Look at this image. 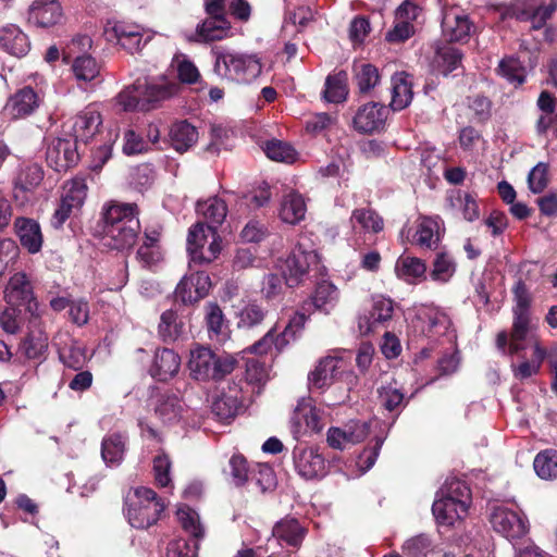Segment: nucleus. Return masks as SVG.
<instances>
[{"instance_id": "f257e3e1", "label": "nucleus", "mask_w": 557, "mask_h": 557, "mask_svg": "<svg viewBox=\"0 0 557 557\" xmlns=\"http://www.w3.org/2000/svg\"><path fill=\"white\" fill-rule=\"evenodd\" d=\"M100 227L104 246L116 250L133 247L140 231L137 206L109 203L102 210Z\"/></svg>"}, {"instance_id": "f03ea898", "label": "nucleus", "mask_w": 557, "mask_h": 557, "mask_svg": "<svg viewBox=\"0 0 557 557\" xmlns=\"http://www.w3.org/2000/svg\"><path fill=\"white\" fill-rule=\"evenodd\" d=\"M470 490L458 479L446 480L436 494L432 506L433 515L438 524L454 525L468 513Z\"/></svg>"}, {"instance_id": "7ed1b4c3", "label": "nucleus", "mask_w": 557, "mask_h": 557, "mask_svg": "<svg viewBox=\"0 0 557 557\" xmlns=\"http://www.w3.org/2000/svg\"><path fill=\"white\" fill-rule=\"evenodd\" d=\"M237 361L232 356H216L209 347L194 343L187 367L196 381H222L231 374Z\"/></svg>"}, {"instance_id": "20e7f679", "label": "nucleus", "mask_w": 557, "mask_h": 557, "mask_svg": "<svg viewBox=\"0 0 557 557\" xmlns=\"http://www.w3.org/2000/svg\"><path fill=\"white\" fill-rule=\"evenodd\" d=\"M125 505L128 523L136 529H147L154 524L164 510L156 492L144 486L136 488L133 496H127Z\"/></svg>"}, {"instance_id": "39448f33", "label": "nucleus", "mask_w": 557, "mask_h": 557, "mask_svg": "<svg viewBox=\"0 0 557 557\" xmlns=\"http://www.w3.org/2000/svg\"><path fill=\"white\" fill-rule=\"evenodd\" d=\"M323 428L322 412L311 396L298 398L288 420V432L293 440L301 443V440L319 434Z\"/></svg>"}, {"instance_id": "423d86ee", "label": "nucleus", "mask_w": 557, "mask_h": 557, "mask_svg": "<svg viewBox=\"0 0 557 557\" xmlns=\"http://www.w3.org/2000/svg\"><path fill=\"white\" fill-rule=\"evenodd\" d=\"M214 71L216 74L239 83H248L261 73V64L251 55H242L224 52L214 47Z\"/></svg>"}, {"instance_id": "0eeeda50", "label": "nucleus", "mask_w": 557, "mask_h": 557, "mask_svg": "<svg viewBox=\"0 0 557 557\" xmlns=\"http://www.w3.org/2000/svg\"><path fill=\"white\" fill-rule=\"evenodd\" d=\"M221 237L213 226L197 222L187 236V250L195 263H210L221 252Z\"/></svg>"}, {"instance_id": "6e6552de", "label": "nucleus", "mask_w": 557, "mask_h": 557, "mask_svg": "<svg viewBox=\"0 0 557 557\" xmlns=\"http://www.w3.org/2000/svg\"><path fill=\"white\" fill-rule=\"evenodd\" d=\"M177 519L182 528L190 534L191 539L176 540L169 544L168 557H196L198 553V542L203 537L205 531L199 521V515L188 506L182 505L176 511Z\"/></svg>"}, {"instance_id": "1a4fd4ad", "label": "nucleus", "mask_w": 557, "mask_h": 557, "mask_svg": "<svg viewBox=\"0 0 557 557\" xmlns=\"http://www.w3.org/2000/svg\"><path fill=\"white\" fill-rule=\"evenodd\" d=\"M490 522L495 532L511 543L521 540L530 531L529 519L520 508L506 505L495 506L490 515Z\"/></svg>"}, {"instance_id": "9d476101", "label": "nucleus", "mask_w": 557, "mask_h": 557, "mask_svg": "<svg viewBox=\"0 0 557 557\" xmlns=\"http://www.w3.org/2000/svg\"><path fill=\"white\" fill-rule=\"evenodd\" d=\"M292 459L296 473L305 480H320L329 473V462L317 446L296 443Z\"/></svg>"}, {"instance_id": "9b49d317", "label": "nucleus", "mask_w": 557, "mask_h": 557, "mask_svg": "<svg viewBox=\"0 0 557 557\" xmlns=\"http://www.w3.org/2000/svg\"><path fill=\"white\" fill-rule=\"evenodd\" d=\"M4 298L9 306H25L26 311L30 314L29 324H38V302L25 273L18 272L11 276L4 289Z\"/></svg>"}, {"instance_id": "f8f14e48", "label": "nucleus", "mask_w": 557, "mask_h": 557, "mask_svg": "<svg viewBox=\"0 0 557 557\" xmlns=\"http://www.w3.org/2000/svg\"><path fill=\"white\" fill-rule=\"evenodd\" d=\"M318 256L312 249H307L305 244L298 243L290 251L282 267V273L286 285L297 286L307 275L311 264L315 263Z\"/></svg>"}, {"instance_id": "ddd939ff", "label": "nucleus", "mask_w": 557, "mask_h": 557, "mask_svg": "<svg viewBox=\"0 0 557 557\" xmlns=\"http://www.w3.org/2000/svg\"><path fill=\"white\" fill-rule=\"evenodd\" d=\"M475 33L474 24L458 8L444 11L442 18V34L449 42H466Z\"/></svg>"}, {"instance_id": "4468645a", "label": "nucleus", "mask_w": 557, "mask_h": 557, "mask_svg": "<svg viewBox=\"0 0 557 557\" xmlns=\"http://www.w3.org/2000/svg\"><path fill=\"white\" fill-rule=\"evenodd\" d=\"M356 379L347 363L339 357L326 356L321 358L314 370L309 372L308 380L312 383L320 381H334L351 383Z\"/></svg>"}, {"instance_id": "2eb2a0df", "label": "nucleus", "mask_w": 557, "mask_h": 557, "mask_svg": "<svg viewBox=\"0 0 557 557\" xmlns=\"http://www.w3.org/2000/svg\"><path fill=\"white\" fill-rule=\"evenodd\" d=\"M40 96L32 87H23L9 97L3 114L10 120L25 119L41 104Z\"/></svg>"}, {"instance_id": "dca6fc26", "label": "nucleus", "mask_w": 557, "mask_h": 557, "mask_svg": "<svg viewBox=\"0 0 557 557\" xmlns=\"http://www.w3.org/2000/svg\"><path fill=\"white\" fill-rule=\"evenodd\" d=\"M239 385H215L212 392L211 410L220 420L236 416L240 407Z\"/></svg>"}, {"instance_id": "f3484780", "label": "nucleus", "mask_w": 557, "mask_h": 557, "mask_svg": "<svg viewBox=\"0 0 557 557\" xmlns=\"http://www.w3.org/2000/svg\"><path fill=\"white\" fill-rule=\"evenodd\" d=\"M388 109L377 102L363 104L356 112L352 123L359 133H372L384 126Z\"/></svg>"}, {"instance_id": "a211bd4d", "label": "nucleus", "mask_w": 557, "mask_h": 557, "mask_svg": "<svg viewBox=\"0 0 557 557\" xmlns=\"http://www.w3.org/2000/svg\"><path fill=\"white\" fill-rule=\"evenodd\" d=\"M75 139L57 138L47 149V161L57 171H65L78 160Z\"/></svg>"}, {"instance_id": "6ab92c4d", "label": "nucleus", "mask_w": 557, "mask_h": 557, "mask_svg": "<svg viewBox=\"0 0 557 557\" xmlns=\"http://www.w3.org/2000/svg\"><path fill=\"white\" fill-rule=\"evenodd\" d=\"M60 360L69 368L78 370L86 360L84 348L74 341L69 332H58L53 339Z\"/></svg>"}, {"instance_id": "aec40b11", "label": "nucleus", "mask_w": 557, "mask_h": 557, "mask_svg": "<svg viewBox=\"0 0 557 557\" xmlns=\"http://www.w3.org/2000/svg\"><path fill=\"white\" fill-rule=\"evenodd\" d=\"M102 124L101 114L92 107L85 108L73 120L72 132L75 141L88 143Z\"/></svg>"}, {"instance_id": "412c9836", "label": "nucleus", "mask_w": 557, "mask_h": 557, "mask_svg": "<svg viewBox=\"0 0 557 557\" xmlns=\"http://www.w3.org/2000/svg\"><path fill=\"white\" fill-rule=\"evenodd\" d=\"M104 35L109 41L116 40L124 49L135 52L140 49L143 34L139 26L126 25L124 23H108Z\"/></svg>"}, {"instance_id": "4be33fe9", "label": "nucleus", "mask_w": 557, "mask_h": 557, "mask_svg": "<svg viewBox=\"0 0 557 557\" xmlns=\"http://www.w3.org/2000/svg\"><path fill=\"white\" fill-rule=\"evenodd\" d=\"M14 230L23 248L29 253L40 251L44 236L37 221L29 218H16L14 221Z\"/></svg>"}, {"instance_id": "5701e85b", "label": "nucleus", "mask_w": 557, "mask_h": 557, "mask_svg": "<svg viewBox=\"0 0 557 557\" xmlns=\"http://www.w3.org/2000/svg\"><path fill=\"white\" fill-rule=\"evenodd\" d=\"M181 368V357L169 348L158 349L154 355L150 374L160 382L174 379Z\"/></svg>"}, {"instance_id": "b1692460", "label": "nucleus", "mask_w": 557, "mask_h": 557, "mask_svg": "<svg viewBox=\"0 0 557 557\" xmlns=\"http://www.w3.org/2000/svg\"><path fill=\"white\" fill-rule=\"evenodd\" d=\"M205 324L211 341L224 343L230 338L228 322L218 304L209 302L205 306Z\"/></svg>"}, {"instance_id": "393cba45", "label": "nucleus", "mask_w": 557, "mask_h": 557, "mask_svg": "<svg viewBox=\"0 0 557 557\" xmlns=\"http://www.w3.org/2000/svg\"><path fill=\"white\" fill-rule=\"evenodd\" d=\"M62 17V9L58 1H35L29 9L28 21L38 27H51Z\"/></svg>"}, {"instance_id": "a878e982", "label": "nucleus", "mask_w": 557, "mask_h": 557, "mask_svg": "<svg viewBox=\"0 0 557 557\" xmlns=\"http://www.w3.org/2000/svg\"><path fill=\"white\" fill-rule=\"evenodd\" d=\"M547 356L546 350L541 346L539 341L534 343V350L531 360H523L519 364H511V369L513 372V376L516 380L523 381L531 377L533 374H536L540 370V367ZM548 358L550 362L556 367L557 364V351H550L548 354Z\"/></svg>"}, {"instance_id": "bb28decb", "label": "nucleus", "mask_w": 557, "mask_h": 557, "mask_svg": "<svg viewBox=\"0 0 557 557\" xmlns=\"http://www.w3.org/2000/svg\"><path fill=\"white\" fill-rule=\"evenodd\" d=\"M273 536L281 545L299 547L302 543L307 530L298 520L294 518H285L276 522L272 530Z\"/></svg>"}, {"instance_id": "cd10ccee", "label": "nucleus", "mask_w": 557, "mask_h": 557, "mask_svg": "<svg viewBox=\"0 0 557 557\" xmlns=\"http://www.w3.org/2000/svg\"><path fill=\"white\" fill-rule=\"evenodd\" d=\"M534 325L531 321V314H513L512 327L510 331L509 355H517L525 347L523 341L530 337L533 344L537 338L533 334Z\"/></svg>"}, {"instance_id": "c85d7f7f", "label": "nucleus", "mask_w": 557, "mask_h": 557, "mask_svg": "<svg viewBox=\"0 0 557 557\" xmlns=\"http://www.w3.org/2000/svg\"><path fill=\"white\" fill-rule=\"evenodd\" d=\"M556 9L557 0H550L548 4L533 0L524 9L517 12V17L521 21H529L532 29H541Z\"/></svg>"}, {"instance_id": "c756f323", "label": "nucleus", "mask_w": 557, "mask_h": 557, "mask_svg": "<svg viewBox=\"0 0 557 557\" xmlns=\"http://www.w3.org/2000/svg\"><path fill=\"white\" fill-rule=\"evenodd\" d=\"M231 23L227 18H206L202 23L197 25L196 34L191 41L195 42H211L222 40L228 36Z\"/></svg>"}, {"instance_id": "7c9ffc66", "label": "nucleus", "mask_w": 557, "mask_h": 557, "mask_svg": "<svg viewBox=\"0 0 557 557\" xmlns=\"http://www.w3.org/2000/svg\"><path fill=\"white\" fill-rule=\"evenodd\" d=\"M0 46L15 57L25 55L29 49L27 36L15 25L0 29Z\"/></svg>"}, {"instance_id": "2f4dec72", "label": "nucleus", "mask_w": 557, "mask_h": 557, "mask_svg": "<svg viewBox=\"0 0 557 557\" xmlns=\"http://www.w3.org/2000/svg\"><path fill=\"white\" fill-rule=\"evenodd\" d=\"M127 437L121 433H113L103 437L101 443V456L109 467H117L124 459Z\"/></svg>"}, {"instance_id": "473e14b6", "label": "nucleus", "mask_w": 557, "mask_h": 557, "mask_svg": "<svg viewBox=\"0 0 557 557\" xmlns=\"http://www.w3.org/2000/svg\"><path fill=\"white\" fill-rule=\"evenodd\" d=\"M307 207L304 197L297 191H289L283 197L280 218L285 223L296 224L306 215Z\"/></svg>"}, {"instance_id": "72a5a7b5", "label": "nucleus", "mask_w": 557, "mask_h": 557, "mask_svg": "<svg viewBox=\"0 0 557 557\" xmlns=\"http://www.w3.org/2000/svg\"><path fill=\"white\" fill-rule=\"evenodd\" d=\"M394 312V302L392 299L376 296L373 298V306L370 315L364 318L367 329L364 333L373 332L379 326H384L388 322Z\"/></svg>"}, {"instance_id": "f704fd0d", "label": "nucleus", "mask_w": 557, "mask_h": 557, "mask_svg": "<svg viewBox=\"0 0 557 557\" xmlns=\"http://www.w3.org/2000/svg\"><path fill=\"white\" fill-rule=\"evenodd\" d=\"M462 53L447 44L435 46L433 65L444 75H448L461 65Z\"/></svg>"}, {"instance_id": "c9c22d12", "label": "nucleus", "mask_w": 557, "mask_h": 557, "mask_svg": "<svg viewBox=\"0 0 557 557\" xmlns=\"http://www.w3.org/2000/svg\"><path fill=\"white\" fill-rule=\"evenodd\" d=\"M197 212L202 215L209 226L214 230L223 223L227 214V206L221 198L211 197L205 201L197 202Z\"/></svg>"}, {"instance_id": "e433bc0d", "label": "nucleus", "mask_w": 557, "mask_h": 557, "mask_svg": "<svg viewBox=\"0 0 557 557\" xmlns=\"http://www.w3.org/2000/svg\"><path fill=\"white\" fill-rule=\"evenodd\" d=\"M170 138L171 145L176 151L185 152L198 140V132L187 121H180L172 125Z\"/></svg>"}, {"instance_id": "4c0bfd02", "label": "nucleus", "mask_w": 557, "mask_h": 557, "mask_svg": "<svg viewBox=\"0 0 557 557\" xmlns=\"http://www.w3.org/2000/svg\"><path fill=\"white\" fill-rule=\"evenodd\" d=\"M36 330L29 331L28 335L24 339L21 345L22 354L27 359H40L44 357L45 352L48 349V336L47 334L39 327L40 321L38 320L37 325H32Z\"/></svg>"}, {"instance_id": "58836bf2", "label": "nucleus", "mask_w": 557, "mask_h": 557, "mask_svg": "<svg viewBox=\"0 0 557 557\" xmlns=\"http://www.w3.org/2000/svg\"><path fill=\"white\" fill-rule=\"evenodd\" d=\"M412 100L411 82L405 73H397L392 77L391 108L400 111L409 106Z\"/></svg>"}, {"instance_id": "ea45409f", "label": "nucleus", "mask_w": 557, "mask_h": 557, "mask_svg": "<svg viewBox=\"0 0 557 557\" xmlns=\"http://www.w3.org/2000/svg\"><path fill=\"white\" fill-rule=\"evenodd\" d=\"M187 411L176 395L162 396L156 406V413L164 423H174L184 419Z\"/></svg>"}, {"instance_id": "a19ab883", "label": "nucleus", "mask_w": 557, "mask_h": 557, "mask_svg": "<svg viewBox=\"0 0 557 557\" xmlns=\"http://www.w3.org/2000/svg\"><path fill=\"white\" fill-rule=\"evenodd\" d=\"M185 331V324L178 314L170 309L160 317L158 334L164 343H172L178 339Z\"/></svg>"}, {"instance_id": "79ce46f5", "label": "nucleus", "mask_w": 557, "mask_h": 557, "mask_svg": "<svg viewBox=\"0 0 557 557\" xmlns=\"http://www.w3.org/2000/svg\"><path fill=\"white\" fill-rule=\"evenodd\" d=\"M536 475L545 481L557 479V450L547 448L536 454L533 460Z\"/></svg>"}, {"instance_id": "37998d69", "label": "nucleus", "mask_w": 557, "mask_h": 557, "mask_svg": "<svg viewBox=\"0 0 557 557\" xmlns=\"http://www.w3.org/2000/svg\"><path fill=\"white\" fill-rule=\"evenodd\" d=\"M347 81L348 75L345 71L329 75L325 79L324 99L334 103L345 101L348 95Z\"/></svg>"}, {"instance_id": "c03bdc74", "label": "nucleus", "mask_w": 557, "mask_h": 557, "mask_svg": "<svg viewBox=\"0 0 557 557\" xmlns=\"http://www.w3.org/2000/svg\"><path fill=\"white\" fill-rule=\"evenodd\" d=\"M338 300V290L335 285L330 282L323 281L318 284L311 301L308 304L313 305L317 309L329 312Z\"/></svg>"}, {"instance_id": "a18cd8bd", "label": "nucleus", "mask_w": 557, "mask_h": 557, "mask_svg": "<svg viewBox=\"0 0 557 557\" xmlns=\"http://www.w3.org/2000/svg\"><path fill=\"white\" fill-rule=\"evenodd\" d=\"M248 463L246 458L240 454H234L230 460L227 467L223 469V473L233 485L242 486L248 480Z\"/></svg>"}, {"instance_id": "49530a36", "label": "nucleus", "mask_w": 557, "mask_h": 557, "mask_svg": "<svg viewBox=\"0 0 557 557\" xmlns=\"http://www.w3.org/2000/svg\"><path fill=\"white\" fill-rule=\"evenodd\" d=\"M44 178V171L40 165L27 164L23 166L15 178V189L32 191L39 186Z\"/></svg>"}, {"instance_id": "de8ad7c7", "label": "nucleus", "mask_w": 557, "mask_h": 557, "mask_svg": "<svg viewBox=\"0 0 557 557\" xmlns=\"http://www.w3.org/2000/svg\"><path fill=\"white\" fill-rule=\"evenodd\" d=\"M437 223L430 218H422L416 232V243L422 248L436 249L440 240Z\"/></svg>"}, {"instance_id": "09e8293b", "label": "nucleus", "mask_w": 557, "mask_h": 557, "mask_svg": "<svg viewBox=\"0 0 557 557\" xmlns=\"http://www.w3.org/2000/svg\"><path fill=\"white\" fill-rule=\"evenodd\" d=\"M497 73L515 85H521L525 81V69L515 57L502 59L497 67Z\"/></svg>"}, {"instance_id": "8fccbe9b", "label": "nucleus", "mask_w": 557, "mask_h": 557, "mask_svg": "<svg viewBox=\"0 0 557 557\" xmlns=\"http://www.w3.org/2000/svg\"><path fill=\"white\" fill-rule=\"evenodd\" d=\"M263 151L268 158L278 162L293 163L297 157L296 150L288 143L277 139L267 141Z\"/></svg>"}, {"instance_id": "3c124183", "label": "nucleus", "mask_w": 557, "mask_h": 557, "mask_svg": "<svg viewBox=\"0 0 557 557\" xmlns=\"http://www.w3.org/2000/svg\"><path fill=\"white\" fill-rule=\"evenodd\" d=\"M352 227L357 224L367 232L379 233L383 230V220L371 209H357L351 216Z\"/></svg>"}, {"instance_id": "603ef678", "label": "nucleus", "mask_w": 557, "mask_h": 557, "mask_svg": "<svg viewBox=\"0 0 557 557\" xmlns=\"http://www.w3.org/2000/svg\"><path fill=\"white\" fill-rule=\"evenodd\" d=\"M140 82L125 88L117 96V103L124 111H147V102L141 101Z\"/></svg>"}, {"instance_id": "864d4df0", "label": "nucleus", "mask_w": 557, "mask_h": 557, "mask_svg": "<svg viewBox=\"0 0 557 557\" xmlns=\"http://www.w3.org/2000/svg\"><path fill=\"white\" fill-rule=\"evenodd\" d=\"M355 81L360 92H368L379 82L377 69L370 63H360L354 66Z\"/></svg>"}, {"instance_id": "5fc2aeb1", "label": "nucleus", "mask_w": 557, "mask_h": 557, "mask_svg": "<svg viewBox=\"0 0 557 557\" xmlns=\"http://www.w3.org/2000/svg\"><path fill=\"white\" fill-rule=\"evenodd\" d=\"M64 194L62 195L61 200L71 205L75 210H79L83 206L86 195H87V186L84 178H74L69 182L64 187Z\"/></svg>"}, {"instance_id": "6e6d98bb", "label": "nucleus", "mask_w": 557, "mask_h": 557, "mask_svg": "<svg viewBox=\"0 0 557 557\" xmlns=\"http://www.w3.org/2000/svg\"><path fill=\"white\" fill-rule=\"evenodd\" d=\"M72 69L75 77L82 82H91L99 75V66L96 60L86 54L76 57Z\"/></svg>"}, {"instance_id": "4d7b16f0", "label": "nucleus", "mask_w": 557, "mask_h": 557, "mask_svg": "<svg viewBox=\"0 0 557 557\" xmlns=\"http://www.w3.org/2000/svg\"><path fill=\"white\" fill-rule=\"evenodd\" d=\"M373 424L376 425L377 421L350 420L345 423L344 426L348 435V442L351 445L363 442L370 435Z\"/></svg>"}, {"instance_id": "13d9d810", "label": "nucleus", "mask_w": 557, "mask_h": 557, "mask_svg": "<svg viewBox=\"0 0 557 557\" xmlns=\"http://www.w3.org/2000/svg\"><path fill=\"white\" fill-rule=\"evenodd\" d=\"M265 318V311L257 304H248L238 312L237 326L252 329Z\"/></svg>"}, {"instance_id": "bf43d9fd", "label": "nucleus", "mask_w": 557, "mask_h": 557, "mask_svg": "<svg viewBox=\"0 0 557 557\" xmlns=\"http://www.w3.org/2000/svg\"><path fill=\"white\" fill-rule=\"evenodd\" d=\"M308 317L305 312H296L285 326L281 335H276L275 348L281 351L287 344V337H295L296 333L301 331Z\"/></svg>"}, {"instance_id": "052dcab7", "label": "nucleus", "mask_w": 557, "mask_h": 557, "mask_svg": "<svg viewBox=\"0 0 557 557\" xmlns=\"http://www.w3.org/2000/svg\"><path fill=\"white\" fill-rule=\"evenodd\" d=\"M396 268L399 276L413 278L423 276L426 270L421 259L409 256L400 257Z\"/></svg>"}, {"instance_id": "680f3d73", "label": "nucleus", "mask_w": 557, "mask_h": 557, "mask_svg": "<svg viewBox=\"0 0 557 557\" xmlns=\"http://www.w3.org/2000/svg\"><path fill=\"white\" fill-rule=\"evenodd\" d=\"M137 259L144 267H152L162 259L157 239L147 236L146 242L137 250Z\"/></svg>"}, {"instance_id": "e2e57ef3", "label": "nucleus", "mask_w": 557, "mask_h": 557, "mask_svg": "<svg viewBox=\"0 0 557 557\" xmlns=\"http://www.w3.org/2000/svg\"><path fill=\"white\" fill-rule=\"evenodd\" d=\"M455 272L453 259L445 252L437 253L431 276L435 281L447 282Z\"/></svg>"}, {"instance_id": "0e129e2a", "label": "nucleus", "mask_w": 557, "mask_h": 557, "mask_svg": "<svg viewBox=\"0 0 557 557\" xmlns=\"http://www.w3.org/2000/svg\"><path fill=\"white\" fill-rule=\"evenodd\" d=\"M140 89L143 90L141 101L147 102V111L151 110L156 102L166 99L170 96L169 88L162 85H150L145 82L140 83Z\"/></svg>"}, {"instance_id": "69168bd1", "label": "nucleus", "mask_w": 557, "mask_h": 557, "mask_svg": "<svg viewBox=\"0 0 557 557\" xmlns=\"http://www.w3.org/2000/svg\"><path fill=\"white\" fill-rule=\"evenodd\" d=\"M188 284L195 287V298L199 299L206 297L211 288L210 276L203 271H198L196 273H191L190 275L184 276L183 286H188ZM182 288L184 289L185 287Z\"/></svg>"}, {"instance_id": "338daca9", "label": "nucleus", "mask_w": 557, "mask_h": 557, "mask_svg": "<svg viewBox=\"0 0 557 557\" xmlns=\"http://www.w3.org/2000/svg\"><path fill=\"white\" fill-rule=\"evenodd\" d=\"M528 184L532 193H542L548 185V164L537 163L528 175Z\"/></svg>"}, {"instance_id": "774afa93", "label": "nucleus", "mask_w": 557, "mask_h": 557, "mask_svg": "<svg viewBox=\"0 0 557 557\" xmlns=\"http://www.w3.org/2000/svg\"><path fill=\"white\" fill-rule=\"evenodd\" d=\"M377 395L382 406L389 411L398 407L405 398L404 392L394 385H381Z\"/></svg>"}]
</instances>
